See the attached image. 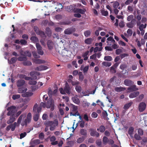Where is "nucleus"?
<instances>
[{
	"mask_svg": "<svg viewBox=\"0 0 147 147\" xmlns=\"http://www.w3.org/2000/svg\"><path fill=\"white\" fill-rule=\"evenodd\" d=\"M16 108V107L14 106H11L7 108V110L8 112L7 113V115L8 116H10L9 119L7 122L8 124L11 123L15 121L16 118L14 117V115Z\"/></svg>",
	"mask_w": 147,
	"mask_h": 147,
	"instance_id": "f257e3e1",
	"label": "nucleus"
},
{
	"mask_svg": "<svg viewBox=\"0 0 147 147\" xmlns=\"http://www.w3.org/2000/svg\"><path fill=\"white\" fill-rule=\"evenodd\" d=\"M44 125L47 127L50 126V130L53 131L55 129L56 127L58 125V122L56 119L53 121H46L44 122Z\"/></svg>",
	"mask_w": 147,
	"mask_h": 147,
	"instance_id": "f03ea898",
	"label": "nucleus"
},
{
	"mask_svg": "<svg viewBox=\"0 0 147 147\" xmlns=\"http://www.w3.org/2000/svg\"><path fill=\"white\" fill-rule=\"evenodd\" d=\"M71 88L68 84L66 82L65 84V86L64 88V89L62 88L59 89V90L61 94H65V93L69 94H71Z\"/></svg>",
	"mask_w": 147,
	"mask_h": 147,
	"instance_id": "7ed1b4c3",
	"label": "nucleus"
},
{
	"mask_svg": "<svg viewBox=\"0 0 147 147\" xmlns=\"http://www.w3.org/2000/svg\"><path fill=\"white\" fill-rule=\"evenodd\" d=\"M32 115L31 113H29L28 114L26 119L24 121L21 123V125L24 126V125H27L28 123H29L31 120Z\"/></svg>",
	"mask_w": 147,
	"mask_h": 147,
	"instance_id": "20e7f679",
	"label": "nucleus"
},
{
	"mask_svg": "<svg viewBox=\"0 0 147 147\" xmlns=\"http://www.w3.org/2000/svg\"><path fill=\"white\" fill-rule=\"evenodd\" d=\"M46 107L47 108H51V111H52L54 109V104L53 100H49L47 102Z\"/></svg>",
	"mask_w": 147,
	"mask_h": 147,
	"instance_id": "39448f33",
	"label": "nucleus"
},
{
	"mask_svg": "<svg viewBox=\"0 0 147 147\" xmlns=\"http://www.w3.org/2000/svg\"><path fill=\"white\" fill-rule=\"evenodd\" d=\"M90 135L93 137H98L99 136V134L97 132L96 130L94 129L91 128L90 129Z\"/></svg>",
	"mask_w": 147,
	"mask_h": 147,
	"instance_id": "423d86ee",
	"label": "nucleus"
},
{
	"mask_svg": "<svg viewBox=\"0 0 147 147\" xmlns=\"http://www.w3.org/2000/svg\"><path fill=\"white\" fill-rule=\"evenodd\" d=\"M36 46L38 54L41 55H43L44 52L42 49V47L40 44L38 43H36Z\"/></svg>",
	"mask_w": 147,
	"mask_h": 147,
	"instance_id": "0eeeda50",
	"label": "nucleus"
},
{
	"mask_svg": "<svg viewBox=\"0 0 147 147\" xmlns=\"http://www.w3.org/2000/svg\"><path fill=\"white\" fill-rule=\"evenodd\" d=\"M42 143V142H40V140L39 139H37L33 140L32 139L30 142V145H31L34 147L35 146Z\"/></svg>",
	"mask_w": 147,
	"mask_h": 147,
	"instance_id": "6e6552de",
	"label": "nucleus"
},
{
	"mask_svg": "<svg viewBox=\"0 0 147 147\" xmlns=\"http://www.w3.org/2000/svg\"><path fill=\"white\" fill-rule=\"evenodd\" d=\"M120 62H117L115 63L112 66H111L110 70V72L113 74L115 73L116 72V69L118 66Z\"/></svg>",
	"mask_w": 147,
	"mask_h": 147,
	"instance_id": "1a4fd4ad",
	"label": "nucleus"
},
{
	"mask_svg": "<svg viewBox=\"0 0 147 147\" xmlns=\"http://www.w3.org/2000/svg\"><path fill=\"white\" fill-rule=\"evenodd\" d=\"M129 86L127 88L129 92H134L138 90V88L136 87V86L135 85L133 84Z\"/></svg>",
	"mask_w": 147,
	"mask_h": 147,
	"instance_id": "9d476101",
	"label": "nucleus"
},
{
	"mask_svg": "<svg viewBox=\"0 0 147 147\" xmlns=\"http://www.w3.org/2000/svg\"><path fill=\"white\" fill-rule=\"evenodd\" d=\"M146 104L145 103L142 102L139 105V111L140 112L143 111L146 109Z\"/></svg>",
	"mask_w": 147,
	"mask_h": 147,
	"instance_id": "9b49d317",
	"label": "nucleus"
},
{
	"mask_svg": "<svg viewBox=\"0 0 147 147\" xmlns=\"http://www.w3.org/2000/svg\"><path fill=\"white\" fill-rule=\"evenodd\" d=\"M74 12L79 13L81 14H84L86 11L85 9H82L78 8H74Z\"/></svg>",
	"mask_w": 147,
	"mask_h": 147,
	"instance_id": "f8f14e48",
	"label": "nucleus"
},
{
	"mask_svg": "<svg viewBox=\"0 0 147 147\" xmlns=\"http://www.w3.org/2000/svg\"><path fill=\"white\" fill-rule=\"evenodd\" d=\"M125 85L127 86H130L134 84V82L131 80L129 79H125L124 81Z\"/></svg>",
	"mask_w": 147,
	"mask_h": 147,
	"instance_id": "ddd939ff",
	"label": "nucleus"
},
{
	"mask_svg": "<svg viewBox=\"0 0 147 147\" xmlns=\"http://www.w3.org/2000/svg\"><path fill=\"white\" fill-rule=\"evenodd\" d=\"M94 38H88L85 39L84 40V43L87 45H91L94 43Z\"/></svg>",
	"mask_w": 147,
	"mask_h": 147,
	"instance_id": "4468645a",
	"label": "nucleus"
},
{
	"mask_svg": "<svg viewBox=\"0 0 147 147\" xmlns=\"http://www.w3.org/2000/svg\"><path fill=\"white\" fill-rule=\"evenodd\" d=\"M74 28H70L66 29L64 31V33L65 34H72L74 31Z\"/></svg>",
	"mask_w": 147,
	"mask_h": 147,
	"instance_id": "2eb2a0df",
	"label": "nucleus"
},
{
	"mask_svg": "<svg viewBox=\"0 0 147 147\" xmlns=\"http://www.w3.org/2000/svg\"><path fill=\"white\" fill-rule=\"evenodd\" d=\"M25 83V81L23 80H19L16 82V85L18 87L23 86Z\"/></svg>",
	"mask_w": 147,
	"mask_h": 147,
	"instance_id": "dca6fc26",
	"label": "nucleus"
},
{
	"mask_svg": "<svg viewBox=\"0 0 147 147\" xmlns=\"http://www.w3.org/2000/svg\"><path fill=\"white\" fill-rule=\"evenodd\" d=\"M140 94V92L138 91L130 93L129 96L130 98H133L136 97L138 96Z\"/></svg>",
	"mask_w": 147,
	"mask_h": 147,
	"instance_id": "f3484780",
	"label": "nucleus"
},
{
	"mask_svg": "<svg viewBox=\"0 0 147 147\" xmlns=\"http://www.w3.org/2000/svg\"><path fill=\"white\" fill-rule=\"evenodd\" d=\"M47 45L49 49L52 50L53 49L54 46V44L53 42L51 40H49L47 42Z\"/></svg>",
	"mask_w": 147,
	"mask_h": 147,
	"instance_id": "a211bd4d",
	"label": "nucleus"
},
{
	"mask_svg": "<svg viewBox=\"0 0 147 147\" xmlns=\"http://www.w3.org/2000/svg\"><path fill=\"white\" fill-rule=\"evenodd\" d=\"M48 67L46 66L41 65L36 68L35 69L38 71L44 70L47 69Z\"/></svg>",
	"mask_w": 147,
	"mask_h": 147,
	"instance_id": "6ab92c4d",
	"label": "nucleus"
},
{
	"mask_svg": "<svg viewBox=\"0 0 147 147\" xmlns=\"http://www.w3.org/2000/svg\"><path fill=\"white\" fill-rule=\"evenodd\" d=\"M71 99L73 101L77 104H79L80 102L79 99L76 96L72 97Z\"/></svg>",
	"mask_w": 147,
	"mask_h": 147,
	"instance_id": "aec40b11",
	"label": "nucleus"
},
{
	"mask_svg": "<svg viewBox=\"0 0 147 147\" xmlns=\"http://www.w3.org/2000/svg\"><path fill=\"white\" fill-rule=\"evenodd\" d=\"M33 93L31 92H27L25 93L22 94V96L24 97H28L32 96Z\"/></svg>",
	"mask_w": 147,
	"mask_h": 147,
	"instance_id": "412c9836",
	"label": "nucleus"
},
{
	"mask_svg": "<svg viewBox=\"0 0 147 147\" xmlns=\"http://www.w3.org/2000/svg\"><path fill=\"white\" fill-rule=\"evenodd\" d=\"M126 88L122 87H117L115 88V90L116 92H120L125 90Z\"/></svg>",
	"mask_w": 147,
	"mask_h": 147,
	"instance_id": "4be33fe9",
	"label": "nucleus"
},
{
	"mask_svg": "<svg viewBox=\"0 0 147 147\" xmlns=\"http://www.w3.org/2000/svg\"><path fill=\"white\" fill-rule=\"evenodd\" d=\"M80 133L81 135L85 136H86L87 135V130L84 129H81L80 130Z\"/></svg>",
	"mask_w": 147,
	"mask_h": 147,
	"instance_id": "5701e85b",
	"label": "nucleus"
},
{
	"mask_svg": "<svg viewBox=\"0 0 147 147\" xmlns=\"http://www.w3.org/2000/svg\"><path fill=\"white\" fill-rule=\"evenodd\" d=\"M17 60L16 57H13L11 58L10 60L8 59V63L10 64H12L15 63Z\"/></svg>",
	"mask_w": 147,
	"mask_h": 147,
	"instance_id": "b1692460",
	"label": "nucleus"
},
{
	"mask_svg": "<svg viewBox=\"0 0 147 147\" xmlns=\"http://www.w3.org/2000/svg\"><path fill=\"white\" fill-rule=\"evenodd\" d=\"M45 30V32L47 35L48 36H51V35L52 33L50 28L49 27H47L46 28Z\"/></svg>",
	"mask_w": 147,
	"mask_h": 147,
	"instance_id": "393cba45",
	"label": "nucleus"
},
{
	"mask_svg": "<svg viewBox=\"0 0 147 147\" xmlns=\"http://www.w3.org/2000/svg\"><path fill=\"white\" fill-rule=\"evenodd\" d=\"M132 103L133 102L131 101L129 103L125 104L123 107V109L125 110H127L131 106Z\"/></svg>",
	"mask_w": 147,
	"mask_h": 147,
	"instance_id": "a878e982",
	"label": "nucleus"
},
{
	"mask_svg": "<svg viewBox=\"0 0 147 147\" xmlns=\"http://www.w3.org/2000/svg\"><path fill=\"white\" fill-rule=\"evenodd\" d=\"M38 35H39L42 38L44 39H45L46 37L45 33L42 31H41Z\"/></svg>",
	"mask_w": 147,
	"mask_h": 147,
	"instance_id": "bb28decb",
	"label": "nucleus"
},
{
	"mask_svg": "<svg viewBox=\"0 0 147 147\" xmlns=\"http://www.w3.org/2000/svg\"><path fill=\"white\" fill-rule=\"evenodd\" d=\"M23 65L25 66H28L32 65V63L31 61H25L22 62Z\"/></svg>",
	"mask_w": 147,
	"mask_h": 147,
	"instance_id": "cd10ccee",
	"label": "nucleus"
},
{
	"mask_svg": "<svg viewBox=\"0 0 147 147\" xmlns=\"http://www.w3.org/2000/svg\"><path fill=\"white\" fill-rule=\"evenodd\" d=\"M105 130V128L104 125H101L99 128L97 129L98 131H100V132L101 133L104 132Z\"/></svg>",
	"mask_w": 147,
	"mask_h": 147,
	"instance_id": "c85d7f7f",
	"label": "nucleus"
},
{
	"mask_svg": "<svg viewBox=\"0 0 147 147\" xmlns=\"http://www.w3.org/2000/svg\"><path fill=\"white\" fill-rule=\"evenodd\" d=\"M26 115L25 114H22L19 117L17 121V123L18 124H20L23 117H26Z\"/></svg>",
	"mask_w": 147,
	"mask_h": 147,
	"instance_id": "c756f323",
	"label": "nucleus"
},
{
	"mask_svg": "<svg viewBox=\"0 0 147 147\" xmlns=\"http://www.w3.org/2000/svg\"><path fill=\"white\" fill-rule=\"evenodd\" d=\"M27 90L26 88H19L18 89V92L20 93H22L25 92Z\"/></svg>",
	"mask_w": 147,
	"mask_h": 147,
	"instance_id": "7c9ffc66",
	"label": "nucleus"
},
{
	"mask_svg": "<svg viewBox=\"0 0 147 147\" xmlns=\"http://www.w3.org/2000/svg\"><path fill=\"white\" fill-rule=\"evenodd\" d=\"M75 89L76 91L78 93H80L82 91V88L80 86H76Z\"/></svg>",
	"mask_w": 147,
	"mask_h": 147,
	"instance_id": "2f4dec72",
	"label": "nucleus"
},
{
	"mask_svg": "<svg viewBox=\"0 0 147 147\" xmlns=\"http://www.w3.org/2000/svg\"><path fill=\"white\" fill-rule=\"evenodd\" d=\"M134 131V128L132 127H130L128 130V134L131 136L133 134Z\"/></svg>",
	"mask_w": 147,
	"mask_h": 147,
	"instance_id": "473e14b6",
	"label": "nucleus"
},
{
	"mask_svg": "<svg viewBox=\"0 0 147 147\" xmlns=\"http://www.w3.org/2000/svg\"><path fill=\"white\" fill-rule=\"evenodd\" d=\"M109 140L108 138L106 136H104L102 138V143H103L106 145L108 143Z\"/></svg>",
	"mask_w": 147,
	"mask_h": 147,
	"instance_id": "72a5a7b5",
	"label": "nucleus"
},
{
	"mask_svg": "<svg viewBox=\"0 0 147 147\" xmlns=\"http://www.w3.org/2000/svg\"><path fill=\"white\" fill-rule=\"evenodd\" d=\"M17 59L18 61H25L26 59V57L25 55L23 57H20L18 58Z\"/></svg>",
	"mask_w": 147,
	"mask_h": 147,
	"instance_id": "f704fd0d",
	"label": "nucleus"
},
{
	"mask_svg": "<svg viewBox=\"0 0 147 147\" xmlns=\"http://www.w3.org/2000/svg\"><path fill=\"white\" fill-rule=\"evenodd\" d=\"M144 95L143 94H140L139 96L138 97L136 98L138 102H140L144 98Z\"/></svg>",
	"mask_w": 147,
	"mask_h": 147,
	"instance_id": "c9c22d12",
	"label": "nucleus"
},
{
	"mask_svg": "<svg viewBox=\"0 0 147 147\" xmlns=\"http://www.w3.org/2000/svg\"><path fill=\"white\" fill-rule=\"evenodd\" d=\"M119 5V3L118 2L115 1L113 4V6L115 9L118 8V9H120V7H118Z\"/></svg>",
	"mask_w": 147,
	"mask_h": 147,
	"instance_id": "e433bc0d",
	"label": "nucleus"
},
{
	"mask_svg": "<svg viewBox=\"0 0 147 147\" xmlns=\"http://www.w3.org/2000/svg\"><path fill=\"white\" fill-rule=\"evenodd\" d=\"M34 30L36 33L38 35L41 30H40L38 28L37 26H34Z\"/></svg>",
	"mask_w": 147,
	"mask_h": 147,
	"instance_id": "4c0bfd02",
	"label": "nucleus"
},
{
	"mask_svg": "<svg viewBox=\"0 0 147 147\" xmlns=\"http://www.w3.org/2000/svg\"><path fill=\"white\" fill-rule=\"evenodd\" d=\"M84 140V137L79 138L77 140V142L78 143H82Z\"/></svg>",
	"mask_w": 147,
	"mask_h": 147,
	"instance_id": "58836bf2",
	"label": "nucleus"
},
{
	"mask_svg": "<svg viewBox=\"0 0 147 147\" xmlns=\"http://www.w3.org/2000/svg\"><path fill=\"white\" fill-rule=\"evenodd\" d=\"M104 59L105 61H111L112 60V58L111 56H107L105 57Z\"/></svg>",
	"mask_w": 147,
	"mask_h": 147,
	"instance_id": "ea45409f",
	"label": "nucleus"
},
{
	"mask_svg": "<svg viewBox=\"0 0 147 147\" xmlns=\"http://www.w3.org/2000/svg\"><path fill=\"white\" fill-rule=\"evenodd\" d=\"M17 125V123L16 122H14L13 124L11 125V131H14L15 129L16 126Z\"/></svg>",
	"mask_w": 147,
	"mask_h": 147,
	"instance_id": "a19ab883",
	"label": "nucleus"
},
{
	"mask_svg": "<svg viewBox=\"0 0 147 147\" xmlns=\"http://www.w3.org/2000/svg\"><path fill=\"white\" fill-rule=\"evenodd\" d=\"M39 117V114H36L33 117V119L35 121H37Z\"/></svg>",
	"mask_w": 147,
	"mask_h": 147,
	"instance_id": "79ce46f5",
	"label": "nucleus"
},
{
	"mask_svg": "<svg viewBox=\"0 0 147 147\" xmlns=\"http://www.w3.org/2000/svg\"><path fill=\"white\" fill-rule=\"evenodd\" d=\"M103 65L106 67H109L111 65V62H104L102 63Z\"/></svg>",
	"mask_w": 147,
	"mask_h": 147,
	"instance_id": "37998d69",
	"label": "nucleus"
},
{
	"mask_svg": "<svg viewBox=\"0 0 147 147\" xmlns=\"http://www.w3.org/2000/svg\"><path fill=\"white\" fill-rule=\"evenodd\" d=\"M134 138L136 140H140L142 139V138L140 137V135L137 134H135Z\"/></svg>",
	"mask_w": 147,
	"mask_h": 147,
	"instance_id": "c03bdc74",
	"label": "nucleus"
},
{
	"mask_svg": "<svg viewBox=\"0 0 147 147\" xmlns=\"http://www.w3.org/2000/svg\"><path fill=\"white\" fill-rule=\"evenodd\" d=\"M102 15L105 16H108V12L107 11H105L104 10H102L101 11Z\"/></svg>",
	"mask_w": 147,
	"mask_h": 147,
	"instance_id": "a18cd8bd",
	"label": "nucleus"
},
{
	"mask_svg": "<svg viewBox=\"0 0 147 147\" xmlns=\"http://www.w3.org/2000/svg\"><path fill=\"white\" fill-rule=\"evenodd\" d=\"M37 82L35 80H30L28 82V84L29 85H35L36 84Z\"/></svg>",
	"mask_w": 147,
	"mask_h": 147,
	"instance_id": "49530a36",
	"label": "nucleus"
},
{
	"mask_svg": "<svg viewBox=\"0 0 147 147\" xmlns=\"http://www.w3.org/2000/svg\"><path fill=\"white\" fill-rule=\"evenodd\" d=\"M20 97V94H15L13 95L12 98L13 100H16L19 98Z\"/></svg>",
	"mask_w": 147,
	"mask_h": 147,
	"instance_id": "de8ad7c7",
	"label": "nucleus"
},
{
	"mask_svg": "<svg viewBox=\"0 0 147 147\" xmlns=\"http://www.w3.org/2000/svg\"><path fill=\"white\" fill-rule=\"evenodd\" d=\"M79 76V80L81 81L83 80L84 78V77L83 75L82 74V73L81 72H79L78 74Z\"/></svg>",
	"mask_w": 147,
	"mask_h": 147,
	"instance_id": "09e8293b",
	"label": "nucleus"
},
{
	"mask_svg": "<svg viewBox=\"0 0 147 147\" xmlns=\"http://www.w3.org/2000/svg\"><path fill=\"white\" fill-rule=\"evenodd\" d=\"M67 11H74V10H73V7L72 5L67 6Z\"/></svg>",
	"mask_w": 147,
	"mask_h": 147,
	"instance_id": "8fccbe9b",
	"label": "nucleus"
},
{
	"mask_svg": "<svg viewBox=\"0 0 147 147\" xmlns=\"http://www.w3.org/2000/svg\"><path fill=\"white\" fill-rule=\"evenodd\" d=\"M91 32L90 31L87 30L85 31L84 32V34L86 37H88L90 36Z\"/></svg>",
	"mask_w": 147,
	"mask_h": 147,
	"instance_id": "3c124183",
	"label": "nucleus"
},
{
	"mask_svg": "<svg viewBox=\"0 0 147 147\" xmlns=\"http://www.w3.org/2000/svg\"><path fill=\"white\" fill-rule=\"evenodd\" d=\"M32 53L33 56L35 58H38L40 57V56L37 54V53L36 51L32 52Z\"/></svg>",
	"mask_w": 147,
	"mask_h": 147,
	"instance_id": "603ef678",
	"label": "nucleus"
},
{
	"mask_svg": "<svg viewBox=\"0 0 147 147\" xmlns=\"http://www.w3.org/2000/svg\"><path fill=\"white\" fill-rule=\"evenodd\" d=\"M138 134L140 136H142L143 134V131L141 128H139L138 129Z\"/></svg>",
	"mask_w": 147,
	"mask_h": 147,
	"instance_id": "864d4df0",
	"label": "nucleus"
},
{
	"mask_svg": "<svg viewBox=\"0 0 147 147\" xmlns=\"http://www.w3.org/2000/svg\"><path fill=\"white\" fill-rule=\"evenodd\" d=\"M79 122H80V126L81 128L84 127L85 126V122L82 120V121H79Z\"/></svg>",
	"mask_w": 147,
	"mask_h": 147,
	"instance_id": "5fc2aeb1",
	"label": "nucleus"
},
{
	"mask_svg": "<svg viewBox=\"0 0 147 147\" xmlns=\"http://www.w3.org/2000/svg\"><path fill=\"white\" fill-rule=\"evenodd\" d=\"M48 94L49 95V96L50 97L52 96L53 94V92L51 88H49L48 89Z\"/></svg>",
	"mask_w": 147,
	"mask_h": 147,
	"instance_id": "6e6d98bb",
	"label": "nucleus"
},
{
	"mask_svg": "<svg viewBox=\"0 0 147 147\" xmlns=\"http://www.w3.org/2000/svg\"><path fill=\"white\" fill-rule=\"evenodd\" d=\"M133 0H127L124 3L125 5H128L133 2Z\"/></svg>",
	"mask_w": 147,
	"mask_h": 147,
	"instance_id": "4d7b16f0",
	"label": "nucleus"
},
{
	"mask_svg": "<svg viewBox=\"0 0 147 147\" xmlns=\"http://www.w3.org/2000/svg\"><path fill=\"white\" fill-rule=\"evenodd\" d=\"M127 67V65L125 64H122L120 66V68L121 69L123 70Z\"/></svg>",
	"mask_w": 147,
	"mask_h": 147,
	"instance_id": "13d9d810",
	"label": "nucleus"
},
{
	"mask_svg": "<svg viewBox=\"0 0 147 147\" xmlns=\"http://www.w3.org/2000/svg\"><path fill=\"white\" fill-rule=\"evenodd\" d=\"M38 137L40 139L42 140H43L44 139V134L42 132L40 133L39 134Z\"/></svg>",
	"mask_w": 147,
	"mask_h": 147,
	"instance_id": "bf43d9fd",
	"label": "nucleus"
},
{
	"mask_svg": "<svg viewBox=\"0 0 147 147\" xmlns=\"http://www.w3.org/2000/svg\"><path fill=\"white\" fill-rule=\"evenodd\" d=\"M119 26L121 28L124 27L125 26L124 22L123 21H121L119 23Z\"/></svg>",
	"mask_w": 147,
	"mask_h": 147,
	"instance_id": "052dcab7",
	"label": "nucleus"
},
{
	"mask_svg": "<svg viewBox=\"0 0 147 147\" xmlns=\"http://www.w3.org/2000/svg\"><path fill=\"white\" fill-rule=\"evenodd\" d=\"M122 52V50L120 49H116L115 51L116 54L117 55H119Z\"/></svg>",
	"mask_w": 147,
	"mask_h": 147,
	"instance_id": "680f3d73",
	"label": "nucleus"
},
{
	"mask_svg": "<svg viewBox=\"0 0 147 147\" xmlns=\"http://www.w3.org/2000/svg\"><path fill=\"white\" fill-rule=\"evenodd\" d=\"M20 43L22 45H25L27 44V41L24 40L22 39L20 40Z\"/></svg>",
	"mask_w": 147,
	"mask_h": 147,
	"instance_id": "e2e57ef3",
	"label": "nucleus"
},
{
	"mask_svg": "<svg viewBox=\"0 0 147 147\" xmlns=\"http://www.w3.org/2000/svg\"><path fill=\"white\" fill-rule=\"evenodd\" d=\"M127 33L128 35L129 36H130L132 35L133 32L132 30L131 29H128L127 31Z\"/></svg>",
	"mask_w": 147,
	"mask_h": 147,
	"instance_id": "0e129e2a",
	"label": "nucleus"
},
{
	"mask_svg": "<svg viewBox=\"0 0 147 147\" xmlns=\"http://www.w3.org/2000/svg\"><path fill=\"white\" fill-rule=\"evenodd\" d=\"M26 135V133L24 132L23 133H22L20 135V138L21 139L24 137Z\"/></svg>",
	"mask_w": 147,
	"mask_h": 147,
	"instance_id": "69168bd1",
	"label": "nucleus"
},
{
	"mask_svg": "<svg viewBox=\"0 0 147 147\" xmlns=\"http://www.w3.org/2000/svg\"><path fill=\"white\" fill-rule=\"evenodd\" d=\"M134 16L133 15H130L128 16L127 20L128 21H130L133 19Z\"/></svg>",
	"mask_w": 147,
	"mask_h": 147,
	"instance_id": "338daca9",
	"label": "nucleus"
},
{
	"mask_svg": "<svg viewBox=\"0 0 147 147\" xmlns=\"http://www.w3.org/2000/svg\"><path fill=\"white\" fill-rule=\"evenodd\" d=\"M78 109L77 106L74 105H72V111H76Z\"/></svg>",
	"mask_w": 147,
	"mask_h": 147,
	"instance_id": "774afa93",
	"label": "nucleus"
}]
</instances>
